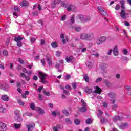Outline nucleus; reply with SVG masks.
<instances>
[{
  "instance_id": "1",
  "label": "nucleus",
  "mask_w": 131,
  "mask_h": 131,
  "mask_svg": "<svg viewBox=\"0 0 131 131\" xmlns=\"http://www.w3.org/2000/svg\"><path fill=\"white\" fill-rule=\"evenodd\" d=\"M80 39L85 40L86 41H91L93 38L95 37V33L93 32H90L88 33H83L79 35Z\"/></svg>"
},
{
  "instance_id": "2",
  "label": "nucleus",
  "mask_w": 131,
  "mask_h": 131,
  "mask_svg": "<svg viewBox=\"0 0 131 131\" xmlns=\"http://www.w3.org/2000/svg\"><path fill=\"white\" fill-rule=\"evenodd\" d=\"M38 74L39 76H40V82L43 83V84H47V83H48V81L46 80V77L48 76V75L47 74H43L41 72H38Z\"/></svg>"
},
{
  "instance_id": "3",
  "label": "nucleus",
  "mask_w": 131,
  "mask_h": 131,
  "mask_svg": "<svg viewBox=\"0 0 131 131\" xmlns=\"http://www.w3.org/2000/svg\"><path fill=\"white\" fill-rule=\"evenodd\" d=\"M107 40V37L106 36H102L99 37L96 40L97 45H102L103 42H105Z\"/></svg>"
},
{
  "instance_id": "4",
  "label": "nucleus",
  "mask_w": 131,
  "mask_h": 131,
  "mask_svg": "<svg viewBox=\"0 0 131 131\" xmlns=\"http://www.w3.org/2000/svg\"><path fill=\"white\" fill-rule=\"evenodd\" d=\"M7 124L0 122V131H7Z\"/></svg>"
},
{
  "instance_id": "5",
  "label": "nucleus",
  "mask_w": 131,
  "mask_h": 131,
  "mask_svg": "<svg viewBox=\"0 0 131 131\" xmlns=\"http://www.w3.org/2000/svg\"><path fill=\"white\" fill-rule=\"evenodd\" d=\"M46 59L48 62V65L49 66H52L53 65V62L52 61V57L50 56L49 54L46 55Z\"/></svg>"
},
{
  "instance_id": "6",
  "label": "nucleus",
  "mask_w": 131,
  "mask_h": 131,
  "mask_svg": "<svg viewBox=\"0 0 131 131\" xmlns=\"http://www.w3.org/2000/svg\"><path fill=\"white\" fill-rule=\"evenodd\" d=\"M61 0H54L53 4H51V8H56V5H59L61 3Z\"/></svg>"
},
{
  "instance_id": "7",
  "label": "nucleus",
  "mask_w": 131,
  "mask_h": 131,
  "mask_svg": "<svg viewBox=\"0 0 131 131\" xmlns=\"http://www.w3.org/2000/svg\"><path fill=\"white\" fill-rule=\"evenodd\" d=\"M98 10H99L101 15H102V16H107V12L105 11V10H104L103 9H102L101 7L99 6L98 7Z\"/></svg>"
},
{
  "instance_id": "8",
  "label": "nucleus",
  "mask_w": 131,
  "mask_h": 131,
  "mask_svg": "<svg viewBox=\"0 0 131 131\" xmlns=\"http://www.w3.org/2000/svg\"><path fill=\"white\" fill-rule=\"evenodd\" d=\"M20 76L23 78H26V80H27V81H29L30 80V77H29V76H26V75L24 73H21Z\"/></svg>"
},
{
  "instance_id": "9",
  "label": "nucleus",
  "mask_w": 131,
  "mask_h": 131,
  "mask_svg": "<svg viewBox=\"0 0 131 131\" xmlns=\"http://www.w3.org/2000/svg\"><path fill=\"white\" fill-rule=\"evenodd\" d=\"M1 99L3 101H5V102H8L10 97L7 95H3L1 97Z\"/></svg>"
},
{
  "instance_id": "10",
  "label": "nucleus",
  "mask_w": 131,
  "mask_h": 131,
  "mask_svg": "<svg viewBox=\"0 0 131 131\" xmlns=\"http://www.w3.org/2000/svg\"><path fill=\"white\" fill-rule=\"evenodd\" d=\"M118 49H117V46L116 45L113 49V55L114 56H118Z\"/></svg>"
},
{
  "instance_id": "11",
  "label": "nucleus",
  "mask_w": 131,
  "mask_h": 131,
  "mask_svg": "<svg viewBox=\"0 0 131 131\" xmlns=\"http://www.w3.org/2000/svg\"><path fill=\"white\" fill-rule=\"evenodd\" d=\"M20 5L21 7H27V6L29 5V3H28V1L26 0H23Z\"/></svg>"
},
{
  "instance_id": "12",
  "label": "nucleus",
  "mask_w": 131,
  "mask_h": 131,
  "mask_svg": "<svg viewBox=\"0 0 131 131\" xmlns=\"http://www.w3.org/2000/svg\"><path fill=\"white\" fill-rule=\"evenodd\" d=\"M34 126H35L34 124L26 125V127L28 128V131H31V129H33V128H34Z\"/></svg>"
},
{
  "instance_id": "13",
  "label": "nucleus",
  "mask_w": 131,
  "mask_h": 131,
  "mask_svg": "<svg viewBox=\"0 0 131 131\" xmlns=\"http://www.w3.org/2000/svg\"><path fill=\"white\" fill-rule=\"evenodd\" d=\"M100 122L102 124H104L105 123H108V122H109V121L108 120V119H106L104 117H101Z\"/></svg>"
},
{
  "instance_id": "14",
  "label": "nucleus",
  "mask_w": 131,
  "mask_h": 131,
  "mask_svg": "<svg viewBox=\"0 0 131 131\" xmlns=\"http://www.w3.org/2000/svg\"><path fill=\"white\" fill-rule=\"evenodd\" d=\"M127 127H128V123H123L120 126V128H121V129H125V128H127Z\"/></svg>"
},
{
  "instance_id": "15",
  "label": "nucleus",
  "mask_w": 131,
  "mask_h": 131,
  "mask_svg": "<svg viewBox=\"0 0 131 131\" xmlns=\"http://www.w3.org/2000/svg\"><path fill=\"white\" fill-rule=\"evenodd\" d=\"M95 93H96V94H98L99 95H101V93H102V89H101V88L98 86H96Z\"/></svg>"
},
{
  "instance_id": "16",
  "label": "nucleus",
  "mask_w": 131,
  "mask_h": 131,
  "mask_svg": "<svg viewBox=\"0 0 131 131\" xmlns=\"http://www.w3.org/2000/svg\"><path fill=\"white\" fill-rule=\"evenodd\" d=\"M66 60L67 63H70L72 60H73V56H67L66 58Z\"/></svg>"
},
{
  "instance_id": "17",
  "label": "nucleus",
  "mask_w": 131,
  "mask_h": 131,
  "mask_svg": "<svg viewBox=\"0 0 131 131\" xmlns=\"http://www.w3.org/2000/svg\"><path fill=\"white\" fill-rule=\"evenodd\" d=\"M78 20H80V21H84V18H83V16L81 15H78L76 17V21L77 22H79Z\"/></svg>"
},
{
  "instance_id": "18",
  "label": "nucleus",
  "mask_w": 131,
  "mask_h": 131,
  "mask_svg": "<svg viewBox=\"0 0 131 131\" xmlns=\"http://www.w3.org/2000/svg\"><path fill=\"white\" fill-rule=\"evenodd\" d=\"M120 16L122 19H125V17H126V15L125 11H124V10H121L120 13Z\"/></svg>"
},
{
  "instance_id": "19",
  "label": "nucleus",
  "mask_w": 131,
  "mask_h": 131,
  "mask_svg": "<svg viewBox=\"0 0 131 131\" xmlns=\"http://www.w3.org/2000/svg\"><path fill=\"white\" fill-rule=\"evenodd\" d=\"M125 89L128 95H129V96H131V86L128 85L125 86Z\"/></svg>"
},
{
  "instance_id": "20",
  "label": "nucleus",
  "mask_w": 131,
  "mask_h": 131,
  "mask_svg": "<svg viewBox=\"0 0 131 131\" xmlns=\"http://www.w3.org/2000/svg\"><path fill=\"white\" fill-rule=\"evenodd\" d=\"M72 9H75V6L73 5H69L67 8L68 12H71V11H72Z\"/></svg>"
},
{
  "instance_id": "21",
  "label": "nucleus",
  "mask_w": 131,
  "mask_h": 131,
  "mask_svg": "<svg viewBox=\"0 0 131 131\" xmlns=\"http://www.w3.org/2000/svg\"><path fill=\"white\" fill-rule=\"evenodd\" d=\"M108 96L112 99H114V98L116 97V94L114 92H110V93H108Z\"/></svg>"
},
{
  "instance_id": "22",
  "label": "nucleus",
  "mask_w": 131,
  "mask_h": 131,
  "mask_svg": "<svg viewBox=\"0 0 131 131\" xmlns=\"http://www.w3.org/2000/svg\"><path fill=\"white\" fill-rule=\"evenodd\" d=\"M121 119H122V118L120 117L119 116H115L113 120L115 122L117 121V120H121Z\"/></svg>"
},
{
  "instance_id": "23",
  "label": "nucleus",
  "mask_w": 131,
  "mask_h": 131,
  "mask_svg": "<svg viewBox=\"0 0 131 131\" xmlns=\"http://www.w3.org/2000/svg\"><path fill=\"white\" fill-rule=\"evenodd\" d=\"M14 41L18 42V41H21V40H23V37L21 36H18L17 37H15L14 38Z\"/></svg>"
},
{
  "instance_id": "24",
  "label": "nucleus",
  "mask_w": 131,
  "mask_h": 131,
  "mask_svg": "<svg viewBox=\"0 0 131 131\" xmlns=\"http://www.w3.org/2000/svg\"><path fill=\"white\" fill-rule=\"evenodd\" d=\"M98 112L97 113V115L98 116V118H99V117H102V115H103V111H102V110H98Z\"/></svg>"
},
{
  "instance_id": "25",
  "label": "nucleus",
  "mask_w": 131,
  "mask_h": 131,
  "mask_svg": "<svg viewBox=\"0 0 131 131\" xmlns=\"http://www.w3.org/2000/svg\"><path fill=\"white\" fill-rule=\"evenodd\" d=\"M88 110V107L86 106H82V107L80 108L79 111L80 112L84 113L85 111Z\"/></svg>"
},
{
  "instance_id": "26",
  "label": "nucleus",
  "mask_w": 131,
  "mask_h": 131,
  "mask_svg": "<svg viewBox=\"0 0 131 131\" xmlns=\"http://www.w3.org/2000/svg\"><path fill=\"white\" fill-rule=\"evenodd\" d=\"M85 92L87 94H91L92 93V92H93V90H92V89L86 87L85 88Z\"/></svg>"
},
{
  "instance_id": "27",
  "label": "nucleus",
  "mask_w": 131,
  "mask_h": 131,
  "mask_svg": "<svg viewBox=\"0 0 131 131\" xmlns=\"http://www.w3.org/2000/svg\"><path fill=\"white\" fill-rule=\"evenodd\" d=\"M6 112H7V110L6 108H4L3 105H0V113H6Z\"/></svg>"
},
{
  "instance_id": "28",
  "label": "nucleus",
  "mask_w": 131,
  "mask_h": 131,
  "mask_svg": "<svg viewBox=\"0 0 131 131\" xmlns=\"http://www.w3.org/2000/svg\"><path fill=\"white\" fill-rule=\"evenodd\" d=\"M84 79L86 82H90V78L86 74H84Z\"/></svg>"
},
{
  "instance_id": "29",
  "label": "nucleus",
  "mask_w": 131,
  "mask_h": 131,
  "mask_svg": "<svg viewBox=\"0 0 131 131\" xmlns=\"http://www.w3.org/2000/svg\"><path fill=\"white\" fill-rule=\"evenodd\" d=\"M74 122L76 125H79L80 124V119H75L74 120Z\"/></svg>"
},
{
  "instance_id": "30",
  "label": "nucleus",
  "mask_w": 131,
  "mask_h": 131,
  "mask_svg": "<svg viewBox=\"0 0 131 131\" xmlns=\"http://www.w3.org/2000/svg\"><path fill=\"white\" fill-rule=\"evenodd\" d=\"M17 102H18V104L19 105H20V106H24V105H25V103H24V102L22 101V100H21V99H17Z\"/></svg>"
},
{
  "instance_id": "31",
  "label": "nucleus",
  "mask_w": 131,
  "mask_h": 131,
  "mask_svg": "<svg viewBox=\"0 0 131 131\" xmlns=\"http://www.w3.org/2000/svg\"><path fill=\"white\" fill-rule=\"evenodd\" d=\"M93 122V120H92L91 118H88L87 120L85 121V123L86 124H91Z\"/></svg>"
},
{
  "instance_id": "32",
  "label": "nucleus",
  "mask_w": 131,
  "mask_h": 131,
  "mask_svg": "<svg viewBox=\"0 0 131 131\" xmlns=\"http://www.w3.org/2000/svg\"><path fill=\"white\" fill-rule=\"evenodd\" d=\"M81 102L82 103V107H88V105H86V103L85 102V101H84V100H83V99H82L81 100Z\"/></svg>"
},
{
  "instance_id": "33",
  "label": "nucleus",
  "mask_w": 131,
  "mask_h": 131,
  "mask_svg": "<svg viewBox=\"0 0 131 131\" xmlns=\"http://www.w3.org/2000/svg\"><path fill=\"white\" fill-rule=\"evenodd\" d=\"M43 93L44 95H45V96H47L48 97H50V96H51V93H50V92H47V91L44 90L43 91Z\"/></svg>"
},
{
  "instance_id": "34",
  "label": "nucleus",
  "mask_w": 131,
  "mask_h": 131,
  "mask_svg": "<svg viewBox=\"0 0 131 131\" xmlns=\"http://www.w3.org/2000/svg\"><path fill=\"white\" fill-rule=\"evenodd\" d=\"M74 29L77 32H79L81 30V27H75Z\"/></svg>"
},
{
  "instance_id": "35",
  "label": "nucleus",
  "mask_w": 131,
  "mask_h": 131,
  "mask_svg": "<svg viewBox=\"0 0 131 131\" xmlns=\"http://www.w3.org/2000/svg\"><path fill=\"white\" fill-rule=\"evenodd\" d=\"M30 108L32 109V110H34V109H35V104L33 103H31L30 105Z\"/></svg>"
},
{
  "instance_id": "36",
  "label": "nucleus",
  "mask_w": 131,
  "mask_h": 131,
  "mask_svg": "<svg viewBox=\"0 0 131 131\" xmlns=\"http://www.w3.org/2000/svg\"><path fill=\"white\" fill-rule=\"evenodd\" d=\"M65 122H66V123H68V124H71L72 123L71 120H70V119L69 118H66L65 119Z\"/></svg>"
},
{
  "instance_id": "37",
  "label": "nucleus",
  "mask_w": 131,
  "mask_h": 131,
  "mask_svg": "<svg viewBox=\"0 0 131 131\" xmlns=\"http://www.w3.org/2000/svg\"><path fill=\"white\" fill-rule=\"evenodd\" d=\"M102 80H103V78L99 77L96 79V80L95 81V82H96V83H98L99 82H101Z\"/></svg>"
},
{
  "instance_id": "38",
  "label": "nucleus",
  "mask_w": 131,
  "mask_h": 131,
  "mask_svg": "<svg viewBox=\"0 0 131 131\" xmlns=\"http://www.w3.org/2000/svg\"><path fill=\"white\" fill-rule=\"evenodd\" d=\"M51 46L52 48H57L58 47V43L57 42H54L51 43Z\"/></svg>"
},
{
  "instance_id": "39",
  "label": "nucleus",
  "mask_w": 131,
  "mask_h": 131,
  "mask_svg": "<svg viewBox=\"0 0 131 131\" xmlns=\"http://www.w3.org/2000/svg\"><path fill=\"white\" fill-rule=\"evenodd\" d=\"M3 54L4 56H5V57H7V56H8V55H9V52H8V51L7 50H4L3 51Z\"/></svg>"
},
{
  "instance_id": "40",
  "label": "nucleus",
  "mask_w": 131,
  "mask_h": 131,
  "mask_svg": "<svg viewBox=\"0 0 131 131\" xmlns=\"http://www.w3.org/2000/svg\"><path fill=\"white\" fill-rule=\"evenodd\" d=\"M63 113H64L65 114V115H66V116H69V112H68V111H67V110H63L62 111Z\"/></svg>"
},
{
  "instance_id": "41",
  "label": "nucleus",
  "mask_w": 131,
  "mask_h": 131,
  "mask_svg": "<svg viewBox=\"0 0 131 131\" xmlns=\"http://www.w3.org/2000/svg\"><path fill=\"white\" fill-rule=\"evenodd\" d=\"M35 40H36V38L33 37H31L30 41L32 42V43H34V42H35Z\"/></svg>"
},
{
  "instance_id": "42",
  "label": "nucleus",
  "mask_w": 131,
  "mask_h": 131,
  "mask_svg": "<svg viewBox=\"0 0 131 131\" xmlns=\"http://www.w3.org/2000/svg\"><path fill=\"white\" fill-rule=\"evenodd\" d=\"M118 107V106H117V104H114L112 106V108L113 109V110L115 111L116 110V109H117Z\"/></svg>"
},
{
  "instance_id": "43",
  "label": "nucleus",
  "mask_w": 131,
  "mask_h": 131,
  "mask_svg": "<svg viewBox=\"0 0 131 131\" xmlns=\"http://www.w3.org/2000/svg\"><path fill=\"white\" fill-rule=\"evenodd\" d=\"M10 88V85L8 84H6L5 88L3 89L4 91H7L8 89Z\"/></svg>"
},
{
  "instance_id": "44",
  "label": "nucleus",
  "mask_w": 131,
  "mask_h": 131,
  "mask_svg": "<svg viewBox=\"0 0 131 131\" xmlns=\"http://www.w3.org/2000/svg\"><path fill=\"white\" fill-rule=\"evenodd\" d=\"M102 106L104 108H107V107H108V103H107L106 102H103L102 103Z\"/></svg>"
},
{
  "instance_id": "45",
  "label": "nucleus",
  "mask_w": 131,
  "mask_h": 131,
  "mask_svg": "<svg viewBox=\"0 0 131 131\" xmlns=\"http://www.w3.org/2000/svg\"><path fill=\"white\" fill-rule=\"evenodd\" d=\"M63 93L64 94H66L67 96H69L70 95V93H69V92L65 89L63 90Z\"/></svg>"
},
{
  "instance_id": "46",
  "label": "nucleus",
  "mask_w": 131,
  "mask_h": 131,
  "mask_svg": "<svg viewBox=\"0 0 131 131\" xmlns=\"http://www.w3.org/2000/svg\"><path fill=\"white\" fill-rule=\"evenodd\" d=\"M71 22L72 24H73V23H74V22H75L74 15H72V16L71 17Z\"/></svg>"
},
{
  "instance_id": "47",
  "label": "nucleus",
  "mask_w": 131,
  "mask_h": 131,
  "mask_svg": "<svg viewBox=\"0 0 131 131\" xmlns=\"http://www.w3.org/2000/svg\"><path fill=\"white\" fill-rule=\"evenodd\" d=\"M41 63H42V66H46V60H45V59L41 60Z\"/></svg>"
},
{
  "instance_id": "48",
  "label": "nucleus",
  "mask_w": 131,
  "mask_h": 131,
  "mask_svg": "<svg viewBox=\"0 0 131 131\" xmlns=\"http://www.w3.org/2000/svg\"><path fill=\"white\" fill-rule=\"evenodd\" d=\"M92 56H94L96 58H99V56H100V54L98 53H96L95 54H92Z\"/></svg>"
},
{
  "instance_id": "49",
  "label": "nucleus",
  "mask_w": 131,
  "mask_h": 131,
  "mask_svg": "<svg viewBox=\"0 0 131 131\" xmlns=\"http://www.w3.org/2000/svg\"><path fill=\"white\" fill-rule=\"evenodd\" d=\"M14 126H15V128H19L20 127V126H21V124H18L16 123H15Z\"/></svg>"
},
{
  "instance_id": "50",
  "label": "nucleus",
  "mask_w": 131,
  "mask_h": 131,
  "mask_svg": "<svg viewBox=\"0 0 131 131\" xmlns=\"http://www.w3.org/2000/svg\"><path fill=\"white\" fill-rule=\"evenodd\" d=\"M14 10L16 11V12H20V9H19V7L18 6L14 7Z\"/></svg>"
},
{
  "instance_id": "51",
  "label": "nucleus",
  "mask_w": 131,
  "mask_h": 131,
  "mask_svg": "<svg viewBox=\"0 0 131 131\" xmlns=\"http://www.w3.org/2000/svg\"><path fill=\"white\" fill-rule=\"evenodd\" d=\"M115 10L116 11H118V10H119V9H120V6H119V5L117 4L115 8Z\"/></svg>"
},
{
  "instance_id": "52",
  "label": "nucleus",
  "mask_w": 131,
  "mask_h": 131,
  "mask_svg": "<svg viewBox=\"0 0 131 131\" xmlns=\"http://www.w3.org/2000/svg\"><path fill=\"white\" fill-rule=\"evenodd\" d=\"M17 42V46L18 47H22V42L21 41H18V42Z\"/></svg>"
},
{
  "instance_id": "53",
  "label": "nucleus",
  "mask_w": 131,
  "mask_h": 131,
  "mask_svg": "<svg viewBox=\"0 0 131 131\" xmlns=\"http://www.w3.org/2000/svg\"><path fill=\"white\" fill-rule=\"evenodd\" d=\"M71 84H72V86L73 89H76V83L73 82Z\"/></svg>"
},
{
  "instance_id": "54",
  "label": "nucleus",
  "mask_w": 131,
  "mask_h": 131,
  "mask_svg": "<svg viewBox=\"0 0 131 131\" xmlns=\"http://www.w3.org/2000/svg\"><path fill=\"white\" fill-rule=\"evenodd\" d=\"M18 61L20 63V64H24V60L21 59V58H18Z\"/></svg>"
},
{
  "instance_id": "55",
  "label": "nucleus",
  "mask_w": 131,
  "mask_h": 131,
  "mask_svg": "<svg viewBox=\"0 0 131 131\" xmlns=\"http://www.w3.org/2000/svg\"><path fill=\"white\" fill-rule=\"evenodd\" d=\"M56 55L57 56V57H60V56H61V53L60 52V51H56Z\"/></svg>"
},
{
  "instance_id": "56",
  "label": "nucleus",
  "mask_w": 131,
  "mask_h": 131,
  "mask_svg": "<svg viewBox=\"0 0 131 131\" xmlns=\"http://www.w3.org/2000/svg\"><path fill=\"white\" fill-rule=\"evenodd\" d=\"M59 68H60V64L58 62H56L55 64V68L59 69Z\"/></svg>"
},
{
  "instance_id": "57",
  "label": "nucleus",
  "mask_w": 131,
  "mask_h": 131,
  "mask_svg": "<svg viewBox=\"0 0 131 131\" xmlns=\"http://www.w3.org/2000/svg\"><path fill=\"white\" fill-rule=\"evenodd\" d=\"M39 113H41V114H45V111H43V110L40 108V110H39Z\"/></svg>"
},
{
  "instance_id": "58",
  "label": "nucleus",
  "mask_w": 131,
  "mask_h": 131,
  "mask_svg": "<svg viewBox=\"0 0 131 131\" xmlns=\"http://www.w3.org/2000/svg\"><path fill=\"white\" fill-rule=\"evenodd\" d=\"M108 67V64H104L103 66L102 67V69H106Z\"/></svg>"
},
{
  "instance_id": "59",
  "label": "nucleus",
  "mask_w": 131,
  "mask_h": 131,
  "mask_svg": "<svg viewBox=\"0 0 131 131\" xmlns=\"http://www.w3.org/2000/svg\"><path fill=\"white\" fill-rule=\"evenodd\" d=\"M122 59L124 60V61H129V58H127V57H123Z\"/></svg>"
},
{
  "instance_id": "60",
  "label": "nucleus",
  "mask_w": 131,
  "mask_h": 131,
  "mask_svg": "<svg viewBox=\"0 0 131 131\" xmlns=\"http://www.w3.org/2000/svg\"><path fill=\"white\" fill-rule=\"evenodd\" d=\"M33 16H38V12L37 11H34L33 12Z\"/></svg>"
},
{
  "instance_id": "61",
  "label": "nucleus",
  "mask_w": 131,
  "mask_h": 131,
  "mask_svg": "<svg viewBox=\"0 0 131 131\" xmlns=\"http://www.w3.org/2000/svg\"><path fill=\"white\" fill-rule=\"evenodd\" d=\"M19 112H20V111H19V110H16L14 111V113H15V114H16V115H19Z\"/></svg>"
},
{
  "instance_id": "62",
  "label": "nucleus",
  "mask_w": 131,
  "mask_h": 131,
  "mask_svg": "<svg viewBox=\"0 0 131 131\" xmlns=\"http://www.w3.org/2000/svg\"><path fill=\"white\" fill-rule=\"evenodd\" d=\"M33 79L34 80L36 81V80H37L38 79V77H37V76L34 75V76H33Z\"/></svg>"
},
{
  "instance_id": "63",
  "label": "nucleus",
  "mask_w": 131,
  "mask_h": 131,
  "mask_svg": "<svg viewBox=\"0 0 131 131\" xmlns=\"http://www.w3.org/2000/svg\"><path fill=\"white\" fill-rule=\"evenodd\" d=\"M123 52L124 53V55H127V50L123 49Z\"/></svg>"
},
{
  "instance_id": "64",
  "label": "nucleus",
  "mask_w": 131,
  "mask_h": 131,
  "mask_svg": "<svg viewBox=\"0 0 131 131\" xmlns=\"http://www.w3.org/2000/svg\"><path fill=\"white\" fill-rule=\"evenodd\" d=\"M66 89H68L69 91H71V87L69 86V85H66Z\"/></svg>"
}]
</instances>
